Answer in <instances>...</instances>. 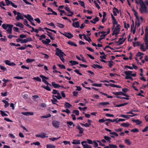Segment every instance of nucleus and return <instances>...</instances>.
Here are the masks:
<instances>
[{"label": "nucleus", "instance_id": "f257e3e1", "mask_svg": "<svg viewBox=\"0 0 148 148\" xmlns=\"http://www.w3.org/2000/svg\"><path fill=\"white\" fill-rule=\"evenodd\" d=\"M56 55L58 56L60 58L61 60L63 62H65V60L63 58V55H66L64 52L62 51L61 50L58 48H56Z\"/></svg>", "mask_w": 148, "mask_h": 148}, {"label": "nucleus", "instance_id": "f03ea898", "mask_svg": "<svg viewBox=\"0 0 148 148\" xmlns=\"http://www.w3.org/2000/svg\"><path fill=\"white\" fill-rule=\"evenodd\" d=\"M140 7L139 9V11L141 13H147L148 12L147 7L145 4L144 3H140Z\"/></svg>", "mask_w": 148, "mask_h": 148}, {"label": "nucleus", "instance_id": "7ed1b4c3", "mask_svg": "<svg viewBox=\"0 0 148 148\" xmlns=\"http://www.w3.org/2000/svg\"><path fill=\"white\" fill-rule=\"evenodd\" d=\"M112 93L115 95L116 96H118L119 95H121L122 96H125V97H128V95H127L125 93L123 92L122 91H120L119 92H113Z\"/></svg>", "mask_w": 148, "mask_h": 148}, {"label": "nucleus", "instance_id": "20e7f679", "mask_svg": "<svg viewBox=\"0 0 148 148\" xmlns=\"http://www.w3.org/2000/svg\"><path fill=\"white\" fill-rule=\"evenodd\" d=\"M52 124L55 128L58 129L59 127L60 122L58 121L54 120L52 121Z\"/></svg>", "mask_w": 148, "mask_h": 148}, {"label": "nucleus", "instance_id": "39448f33", "mask_svg": "<svg viewBox=\"0 0 148 148\" xmlns=\"http://www.w3.org/2000/svg\"><path fill=\"white\" fill-rule=\"evenodd\" d=\"M87 141L84 140L81 142L82 145L83 146L84 148H92V146L90 145H88V144H84V143H86Z\"/></svg>", "mask_w": 148, "mask_h": 148}, {"label": "nucleus", "instance_id": "423d86ee", "mask_svg": "<svg viewBox=\"0 0 148 148\" xmlns=\"http://www.w3.org/2000/svg\"><path fill=\"white\" fill-rule=\"evenodd\" d=\"M132 71H125L124 73L125 74V75H130L131 76L135 77L136 76V73H133L132 74Z\"/></svg>", "mask_w": 148, "mask_h": 148}, {"label": "nucleus", "instance_id": "0eeeda50", "mask_svg": "<svg viewBox=\"0 0 148 148\" xmlns=\"http://www.w3.org/2000/svg\"><path fill=\"white\" fill-rule=\"evenodd\" d=\"M16 19L17 21H19L20 19L23 20L24 19L22 14L19 12H17V15Z\"/></svg>", "mask_w": 148, "mask_h": 148}, {"label": "nucleus", "instance_id": "6e6552de", "mask_svg": "<svg viewBox=\"0 0 148 148\" xmlns=\"http://www.w3.org/2000/svg\"><path fill=\"white\" fill-rule=\"evenodd\" d=\"M137 115V114H135L134 115H125L123 114L121 115L120 116L124 118H126L127 119H129L130 118V117H132L134 116H135Z\"/></svg>", "mask_w": 148, "mask_h": 148}, {"label": "nucleus", "instance_id": "1a4fd4ad", "mask_svg": "<svg viewBox=\"0 0 148 148\" xmlns=\"http://www.w3.org/2000/svg\"><path fill=\"white\" fill-rule=\"evenodd\" d=\"M53 94H57V95H53V97H55L57 98L58 99H60L62 98V97L61 96L60 93L58 92V93L56 92H53Z\"/></svg>", "mask_w": 148, "mask_h": 148}, {"label": "nucleus", "instance_id": "9d476101", "mask_svg": "<svg viewBox=\"0 0 148 148\" xmlns=\"http://www.w3.org/2000/svg\"><path fill=\"white\" fill-rule=\"evenodd\" d=\"M5 64L10 66H14L16 65L15 63L13 62H11L9 60H5L4 61Z\"/></svg>", "mask_w": 148, "mask_h": 148}, {"label": "nucleus", "instance_id": "9b49d317", "mask_svg": "<svg viewBox=\"0 0 148 148\" xmlns=\"http://www.w3.org/2000/svg\"><path fill=\"white\" fill-rule=\"evenodd\" d=\"M123 39V37L122 38H119V41L117 42H116V43H119L118 45H120L122 44L125 41L126 38H125L123 40H122Z\"/></svg>", "mask_w": 148, "mask_h": 148}, {"label": "nucleus", "instance_id": "f8f14e48", "mask_svg": "<svg viewBox=\"0 0 148 148\" xmlns=\"http://www.w3.org/2000/svg\"><path fill=\"white\" fill-rule=\"evenodd\" d=\"M76 128L79 130V133L80 134L83 133L84 130L83 128L81 127L79 125H78L76 127Z\"/></svg>", "mask_w": 148, "mask_h": 148}, {"label": "nucleus", "instance_id": "ddd939ff", "mask_svg": "<svg viewBox=\"0 0 148 148\" xmlns=\"http://www.w3.org/2000/svg\"><path fill=\"white\" fill-rule=\"evenodd\" d=\"M13 27L12 25H10L8 27L7 31L9 34H11L12 33V30Z\"/></svg>", "mask_w": 148, "mask_h": 148}, {"label": "nucleus", "instance_id": "4468645a", "mask_svg": "<svg viewBox=\"0 0 148 148\" xmlns=\"http://www.w3.org/2000/svg\"><path fill=\"white\" fill-rule=\"evenodd\" d=\"M113 12L114 16H116L117 15L116 12L117 13H119V10L116 7H114V8H113Z\"/></svg>", "mask_w": 148, "mask_h": 148}, {"label": "nucleus", "instance_id": "2eb2a0df", "mask_svg": "<svg viewBox=\"0 0 148 148\" xmlns=\"http://www.w3.org/2000/svg\"><path fill=\"white\" fill-rule=\"evenodd\" d=\"M40 77L42 79V81L44 83H45L47 81L46 79H48V78L45 76L43 75H40Z\"/></svg>", "mask_w": 148, "mask_h": 148}, {"label": "nucleus", "instance_id": "dca6fc26", "mask_svg": "<svg viewBox=\"0 0 148 148\" xmlns=\"http://www.w3.org/2000/svg\"><path fill=\"white\" fill-rule=\"evenodd\" d=\"M132 121L133 123H136L137 125H140L142 123V122L141 121H140L139 119H133L132 120Z\"/></svg>", "mask_w": 148, "mask_h": 148}, {"label": "nucleus", "instance_id": "f3484780", "mask_svg": "<svg viewBox=\"0 0 148 148\" xmlns=\"http://www.w3.org/2000/svg\"><path fill=\"white\" fill-rule=\"evenodd\" d=\"M73 26L75 28H79V22H73L72 23Z\"/></svg>", "mask_w": 148, "mask_h": 148}, {"label": "nucleus", "instance_id": "a211bd4d", "mask_svg": "<svg viewBox=\"0 0 148 148\" xmlns=\"http://www.w3.org/2000/svg\"><path fill=\"white\" fill-rule=\"evenodd\" d=\"M46 32L47 33V34L45 33V34H47L49 37L52 40H54L55 38L53 37L52 36V33L48 31H46Z\"/></svg>", "mask_w": 148, "mask_h": 148}, {"label": "nucleus", "instance_id": "6ab92c4d", "mask_svg": "<svg viewBox=\"0 0 148 148\" xmlns=\"http://www.w3.org/2000/svg\"><path fill=\"white\" fill-rule=\"evenodd\" d=\"M120 25H117L115 27L114 31H115L116 32H119V33L120 29H121V28L120 27Z\"/></svg>", "mask_w": 148, "mask_h": 148}, {"label": "nucleus", "instance_id": "aec40b11", "mask_svg": "<svg viewBox=\"0 0 148 148\" xmlns=\"http://www.w3.org/2000/svg\"><path fill=\"white\" fill-rule=\"evenodd\" d=\"M51 84L52 86L55 88H59L60 87V85L56 84L54 82H52Z\"/></svg>", "mask_w": 148, "mask_h": 148}, {"label": "nucleus", "instance_id": "412c9836", "mask_svg": "<svg viewBox=\"0 0 148 148\" xmlns=\"http://www.w3.org/2000/svg\"><path fill=\"white\" fill-rule=\"evenodd\" d=\"M51 100L53 104L57 105H58L56 103V102H58V101L56 98L54 97L53 98V99H51Z\"/></svg>", "mask_w": 148, "mask_h": 148}, {"label": "nucleus", "instance_id": "4be33fe9", "mask_svg": "<svg viewBox=\"0 0 148 148\" xmlns=\"http://www.w3.org/2000/svg\"><path fill=\"white\" fill-rule=\"evenodd\" d=\"M128 97H124L121 96H116V97L117 98H119L121 99H125L127 100H128L129 99V96L128 95Z\"/></svg>", "mask_w": 148, "mask_h": 148}, {"label": "nucleus", "instance_id": "5701e85b", "mask_svg": "<svg viewBox=\"0 0 148 148\" xmlns=\"http://www.w3.org/2000/svg\"><path fill=\"white\" fill-rule=\"evenodd\" d=\"M104 138L107 141V142L109 143H110L111 142V138L110 137L106 136H104Z\"/></svg>", "mask_w": 148, "mask_h": 148}, {"label": "nucleus", "instance_id": "b1692460", "mask_svg": "<svg viewBox=\"0 0 148 148\" xmlns=\"http://www.w3.org/2000/svg\"><path fill=\"white\" fill-rule=\"evenodd\" d=\"M69 62L71 64L72 66L79 64V63L78 62L74 60H70Z\"/></svg>", "mask_w": 148, "mask_h": 148}, {"label": "nucleus", "instance_id": "393cba45", "mask_svg": "<svg viewBox=\"0 0 148 148\" xmlns=\"http://www.w3.org/2000/svg\"><path fill=\"white\" fill-rule=\"evenodd\" d=\"M109 86H110L112 87H116L119 88H121V86H120L116 85L114 84L110 83L109 84Z\"/></svg>", "mask_w": 148, "mask_h": 148}, {"label": "nucleus", "instance_id": "a878e982", "mask_svg": "<svg viewBox=\"0 0 148 148\" xmlns=\"http://www.w3.org/2000/svg\"><path fill=\"white\" fill-rule=\"evenodd\" d=\"M72 143L75 145H78L80 144L79 140H73Z\"/></svg>", "mask_w": 148, "mask_h": 148}, {"label": "nucleus", "instance_id": "bb28decb", "mask_svg": "<svg viewBox=\"0 0 148 148\" xmlns=\"http://www.w3.org/2000/svg\"><path fill=\"white\" fill-rule=\"evenodd\" d=\"M67 43L68 44L72 46H74L76 47L77 46V45L74 42L71 41L68 42Z\"/></svg>", "mask_w": 148, "mask_h": 148}, {"label": "nucleus", "instance_id": "cd10ccee", "mask_svg": "<svg viewBox=\"0 0 148 148\" xmlns=\"http://www.w3.org/2000/svg\"><path fill=\"white\" fill-rule=\"evenodd\" d=\"M64 106L65 108H70L72 106V105L68 102H66Z\"/></svg>", "mask_w": 148, "mask_h": 148}, {"label": "nucleus", "instance_id": "c85d7f7f", "mask_svg": "<svg viewBox=\"0 0 148 148\" xmlns=\"http://www.w3.org/2000/svg\"><path fill=\"white\" fill-rule=\"evenodd\" d=\"M125 143L127 145H130L132 144V142L129 139H126L125 140Z\"/></svg>", "mask_w": 148, "mask_h": 148}, {"label": "nucleus", "instance_id": "c756f323", "mask_svg": "<svg viewBox=\"0 0 148 148\" xmlns=\"http://www.w3.org/2000/svg\"><path fill=\"white\" fill-rule=\"evenodd\" d=\"M14 24L17 26L21 27L23 28L24 25L21 23H15Z\"/></svg>", "mask_w": 148, "mask_h": 148}, {"label": "nucleus", "instance_id": "7c9ffc66", "mask_svg": "<svg viewBox=\"0 0 148 148\" xmlns=\"http://www.w3.org/2000/svg\"><path fill=\"white\" fill-rule=\"evenodd\" d=\"M129 125L130 124L129 123H123L121 125V126L125 127H128Z\"/></svg>", "mask_w": 148, "mask_h": 148}, {"label": "nucleus", "instance_id": "2f4dec72", "mask_svg": "<svg viewBox=\"0 0 148 148\" xmlns=\"http://www.w3.org/2000/svg\"><path fill=\"white\" fill-rule=\"evenodd\" d=\"M42 87L48 91H50L51 90V88L48 86H45L44 85H42Z\"/></svg>", "mask_w": 148, "mask_h": 148}, {"label": "nucleus", "instance_id": "473e14b6", "mask_svg": "<svg viewBox=\"0 0 148 148\" xmlns=\"http://www.w3.org/2000/svg\"><path fill=\"white\" fill-rule=\"evenodd\" d=\"M41 138H48V136H46V134L45 133H42L41 134Z\"/></svg>", "mask_w": 148, "mask_h": 148}, {"label": "nucleus", "instance_id": "72a5a7b5", "mask_svg": "<svg viewBox=\"0 0 148 148\" xmlns=\"http://www.w3.org/2000/svg\"><path fill=\"white\" fill-rule=\"evenodd\" d=\"M128 104V103H121L120 104L117 105L115 106L116 107H122Z\"/></svg>", "mask_w": 148, "mask_h": 148}, {"label": "nucleus", "instance_id": "f704fd0d", "mask_svg": "<svg viewBox=\"0 0 148 148\" xmlns=\"http://www.w3.org/2000/svg\"><path fill=\"white\" fill-rule=\"evenodd\" d=\"M110 104L109 102H102L99 103V105H101L102 106H105L107 105H109Z\"/></svg>", "mask_w": 148, "mask_h": 148}, {"label": "nucleus", "instance_id": "c9c22d12", "mask_svg": "<svg viewBox=\"0 0 148 148\" xmlns=\"http://www.w3.org/2000/svg\"><path fill=\"white\" fill-rule=\"evenodd\" d=\"M22 96L25 99H27L28 97V95L26 92H23L22 94Z\"/></svg>", "mask_w": 148, "mask_h": 148}, {"label": "nucleus", "instance_id": "e433bc0d", "mask_svg": "<svg viewBox=\"0 0 148 148\" xmlns=\"http://www.w3.org/2000/svg\"><path fill=\"white\" fill-rule=\"evenodd\" d=\"M2 101L4 103H5V105L4 106V107L5 108H7L9 106V103H8V101L5 100H3Z\"/></svg>", "mask_w": 148, "mask_h": 148}, {"label": "nucleus", "instance_id": "4c0bfd02", "mask_svg": "<svg viewBox=\"0 0 148 148\" xmlns=\"http://www.w3.org/2000/svg\"><path fill=\"white\" fill-rule=\"evenodd\" d=\"M56 25L58 27L61 28H63L64 27V25L63 24L58 23H57Z\"/></svg>", "mask_w": 148, "mask_h": 148}, {"label": "nucleus", "instance_id": "58836bf2", "mask_svg": "<svg viewBox=\"0 0 148 148\" xmlns=\"http://www.w3.org/2000/svg\"><path fill=\"white\" fill-rule=\"evenodd\" d=\"M33 79L34 80H36L37 81H38L39 82H41V80L40 78L39 77L37 76L36 77H33Z\"/></svg>", "mask_w": 148, "mask_h": 148}, {"label": "nucleus", "instance_id": "ea45409f", "mask_svg": "<svg viewBox=\"0 0 148 148\" xmlns=\"http://www.w3.org/2000/svg\"><path fill=\"white\" fill-rule=\"evenodd\" d=\"M126 75V76L125 77V79H130V80H133V78L131 77L130 75Z\"/></svg>", "mask_w": 148, "mask_h": 148}, {"label": "nucleus", "instance_id": "a19ab883", "mask_svg": "<svg viewBox=\"0 0 148 148\" xmlns=\"http://www.w3.org/2000/svg\"><path fill=\"white\" fill-rule=\"evenodd\" d=\"M10 24H3L2 25V27L3 28L5 29H6L9 26Z\"/></svg>", "mask_w": 148, "mask_h": 148}, {"label": "nucleus", "instance_id": "79ce46f5", "mask_svg": "<svg viewBox=\"0 0 148 148\" xmlns=\"http://www.w3.org/2000/svg\"><path fill=\"white\" fill-rule=\"evenodd\" d=\"M78 2L80 3V5L82 6L84 8H85V4L83 1L79 0Z\"/></svg>", "mask_w": 148, "mask_h": 148}, {"label": "nucleus", "instance_id": "37998d69", "mask_svg": "<svg viewBox=\"0 0 148 148\" xmlns=\"http://www.w3.org/2000/svg\"><path fill=\"white\" fill-rule=\"evenodd\" d=\"M140 44L139 42H133V46L134 47L136 46H140Z\"/></svg>", "mask_w": 148, "mask_h": 148}, {"label": "nucleus", "instance_id": "c03bdc74", "mask_svg": "<svg viewBox=\"0 0 148 148\" xmlns=\"http://www.w3.org/2000/svg\"><path fill=\"white\" fill-rule=\"evenodd\" d=\"M56 146L51 144L47 145V148H55Z\"/></svg>", "mask_w": 148, "mask_h": 148}, {"label": "nucleus", "instance_id": "a18cd8bd", "mask_svg": "<svg viewBox=\"0 0 148 148\" xmlns=\"http://www.w3.org/2000/svg\"><path fill=\"white\" fill-rule=\"evenodd\" d=\"M109 64L108 65L110 68H111L112 66H113V64L114 63V62L112 60L109 61H108Z\"/></svg>", "mask_w": 148, "mask_h": 148}, {"label": "nucleus", "instance_id": "49530a36", "mask_svg": "<svg viewBox=\"0 0 148 148\" xmlns=\"http://www.w3.org/2000/svg\"><path fill=\"white\" fill-rule=\"evenodd\" d=\"M28 21L29 22L34 21V18L31 15L28 14Z\"/></svg>", "mask_w": 148, "mask_h": 148}, {"label": "nucleus", "instance_id": "de8ad7c7", "mask_svg": "<svg viewBox=\"0 0 148 148\" xmlns=\"http://www.w3.org/2000/svg\"><path fill=\"white\" fill-rule=\"evenodd\" d=\"M60 136H59L58 138H49V139L50 140H51L52 141H54L55 140H57L59 139L60 138Z\"/></svg>", "mask_w": 148, "mask_h": 148}, {"label": "nucleus", "instance_id": "09e8293b", "mask_svg": "<svg viewBox=\"0 0 148 148\" xmlns=\"http://www.w3.org/2000/svg\"><path fill=\"white\" fill-rule=\"evenodd\" d=\"M144 54L140 52H138L136 54V56L137 57L141 56L144 55Z\"/></svg>", "mask_w": 148, "mask_h": 148}, {"label": "nucleus", "instance_id": "8fccbe9b", "mask_svg": "<svg viewBox=\"0 0 148 148\" xmlns=\"http://www.w3.org/2000/svg\"><path fill=\"white\" fill-rule=\"evenodd\" d=\"M1 114L2 116H8V115L6 114L4 111H3L2 110L0 111Z\"/></svg>", "mask_w": 148, "mask_h": 148}, {"label": "nucleus", "instance_id": "3c124183", "mask_svg": "<svg viewBox=\"0 0 148 148\" xmlns=\"http://www.w3.org/2000/svg\"><path fill=\"white\" fill-rule=\"evenodd\" d=\"M102 84H97L95 83L92 85V86H96V87H101L102 86Z\"/></svg>", "mask_w": 148, "mask_h": 148}, {"label": "nucleus", "instance_id": "603ef678", "mask_svg": "<svg viewBox=\"0 0 148 148\" xmlns=\"http://www.w3.org/2000/svg\"><path fill=\"white\" fill-rule=\"evenodd\" d=\"M73 113L75 114L77 116L79 115V111L77 110H73Z\"/></svg>", "mask_w": 148, "mask_h": 148}, {"label": "nucleus", "instance_id": "864d4df0", "mask_svg": "<svg viewBox=\"0 0 148 148\" xmlns=\"http://www.w3.org/2000/svg\"><path fill=\"white\" fill-rule=\"evenodd\" d=\"M5 1L6 4V5L7 6L9 5L10 4L11 5L12 3V2L10 1L9 0H5Z\"/></svg>", "mask_w": 148, "mask_h": 148}, {"label": "nucleus", "instance_id": "5fc2aeb1", "mask_svg": "<svg viewBox=\"0 0 148 148\" xmlns=\"http://www.w3.org/2000/svg\"><path fill=\"white\" fill-rule=\"evenodd\" d=\"M46 38V36L45 35L42 34L40 36V38L39 39L40 40H41L42 39H45Z\"/></svg>", "mask_w": 148, "mask_h": 148}, {"label": "nucleus", "instance_id": "6e6d98bb", "mask_svg": "<svg viewBox=\"0 0 148 148\" xmlns=\"http://www.w3.org/2000/svg\"><path fill=\"white\" fill-rule=\"evenodd\" d=\"M131 131L132 132H133L134 133L138 132H139V130L137 128H135L134 129L132 130H131Z\"/></svg>", "mask_w": 148, "mask_h": 148}, {"label": "nucleus", "instance_id": "4d7b16f0", "mask_svg": "<svg viewBox=\"0 0 148 148\" xmlns=\"http://www.w3.org/2000/svg\"><path fill=\"white\" fill-rule=\"evenodd\" d=\"M67 36L69 37V38H71L73 36V35L69 32L68 33Z\"/></svg>", "mask_w": 148, "mask_h": 148}, {"label": "nucleus", "instance_id": "13d9d810", "mask_svg": "<svg viewBox=\"0 0 148 148\" xmlns=\"http://www.w3.org/2000/svg\"><path fill=\"white\" fill-rule=\"evenodd\" d=\"M140 45L141 46L140 49L143 50V51H146V49L144 48V45L142 44H140Z\"/></svg>", "mask_w": 148, "mask_h": 148}, {"label": "nucleus", "instance_id": "bf43d9fd", "mask_svg": "<svg viewBox=\"0 0 148 148\" xmlns=\"http://www.w3.org/2000/svg\"><path fill=\"white\" fill-rule=\"evenodd\" d=\"M136 26H137L138 27L140 26V24L139 20H137L135 22Z\"/></svg>", "mask_w": 148, "mask_h": 148}, {"label": "nucleus", "instance_id": "052dcab7", "mask_svg": "<svg viewBox=\"0 0 148 148\" xmlns=\"http://www.w3.org/2000/svg\"><path fill=\"white\" fill-rule=\"evenodd\" d=\"M148 131V125L146 126L144 129L142 130V132H145Z\"/></svg>", "mask_w": 148, "mask_h": 148}, {"label": "nucleus", "instance_id": "680f3d73", "mask_svg": "<svg viewBox=\"0 0 148 148\" xmlns=\"http://www.w3.org/2000/svg\"><path fill=\"white\" fill-rule=\"evenodd\" d=\"M58 66L62 69H65L66 67L64 65H62L60 64H58Z\"/></svg>", "mask_w": 148, "mask_h": 148}, {"label": "nucleus", "instance_id": "e2e57ef3", "mask_svg": "<svg viewBox=\"0 0 148 148\" xmlns=\"http://www.w3.org/2000/svg\"><path fill=\"white\" fill-rule=\"evenodd\" d=\"M51 116V114H47V116H43L41 117V118H47L50 117Z\"/></svg>", "mask_w": 148, "mask_h": 148}, {"label": "nucleus", "instance_id": "0e129e2a", "mask_svg": "<svg viewBox=\"0 0 148 148\" xmlns=\"http://www.w3.org/2000/svg\"><path fill=\"white\" fill-rule=\"evenodd\" d=\"M0 68L1 69V70L3 71H6V70H7V69L5 67V66H2L1 65V66H0Z\"/></svg>", "mask_w": 148, "mask_h": 148}, {"label": "nucleus", "instance_id": "69168bd1", "mask_svg": "<svg viewBox=\"0 0 148 148\" xmlns=\"http://www.w3.org/2000/svg\"><path fill=\"white\" fill-rule=\"evenodd\" d=\"M62 112H66L67 114H69V113H71V112L70 111V110L68 109H66V110H62Z\"/></svg>", "mask_w": 148, "mask_h": 148}, {"label": "nucleus", "instance_id": "338daca9", "mask_svg": "<svg viewBox=\"0 0 148 148\" xmlns=\"http://www.w3.org/2000/svg\"><path fill=\"white\" fill-rule=\"evenodd\" d=\"M59 11L60 12V15L61 16H63V14L65 12V11L64 10H60V9H58Z\"/></svg>", "mask_w": 148, "mask_h": 148}, {"label": "nucleus", "instance_id": "774afa93", "mask_svg": "<svg viewBox=\"0 0 148 148\" xmlns=\"http://www.w3.org/2000/svg\"><path fill=\"white\" fill-rule=\"evenodd\" d=\"M66 123L69 126H71L73 124V123L71 121H67Z\"/></svg>", "mask_w": 148, "mask_h": 148}]
</instances>
